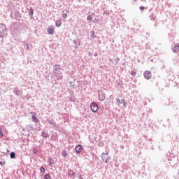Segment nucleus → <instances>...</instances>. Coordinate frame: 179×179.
Segmentation results:
<instances>
[{
	"mask_svg": "<svg viewBox=\"0 0 179 179\" xmlns=\"http://www.w3.org/2000/svg\"><path fill=\"white\" fill-rule=\"evenodd\" d=\"M91 38H96V34H94V31H91Z\"/></svg>",
	"mask_w": 179,
	"mask_h": 179,
	"instance_id": "obj_27",
	"label": "nucleus"
},
{
	"mask_svg": "<svg viewBox=\"0 0 179 179\" xmlns=\"http://www.w3.org/2000/svg\"><path fill=\"white\" fill-rule=\"evenodd\" d=\"M172 51H173V52H178L179 51V44H175L173 45L171 47Z\"/></svg>",
	"mask_w": 179,
	"mask_h": 179,
	"instance_id": "obj_12",
	"label": "nucleus"
},
{
	"mask_svg": "<svg viewBox=\"0 0 179 179\" xmlns=\"http://www.w3.org/2000/svg\"><path fill=\"white\" fill-rule=\"evenodd\" d=\"M150 20H155L156 19V15L155 14H153V13L151 14L150 15Z\"/></svg>",
	"mask_w": 179,
	"mask_h": 179,
	"instance_id": "obj_25",
	"label": "nucleus"
},
{
	"mask_svg": "<svg viewBox=\"0 0 179 179\" xmlns=\"http://www.w3.org/2000/svg\"><path fill=\"white\" fill-rule=\"evenodd\" d=\"M47 122L50 124L52 125V128H54L55 131H58L59 132L61 131V126L57 124L55 121L51 120V119H48Z\"/></svg>",
	"mask_w": 179,
	"mask_h": 179,
	"instance_id": "obj_3",
	"label": "nucleus"
},
{
	"mask_svg": "<svg viewBox=\"0 0 179 179\" xmlns=\"http://www.w3.org/2000/svg\"><path fill=\"white\" fill-rule=\"evenodd\" d=\"M34 127L31 124L27 125L25 127L22 128V131H27V132H30V131H33Z\"/></svg>",
	"mask_w": 179,
	"mask_h": 179,
	"instance_id": "obj_7",
	"label": "nucleus"
},
{
	"mask_svg": "<svg viewBox=\"0 0 179 179\" xmlns=\"http://www.w3.org/2000/svg\"><path fill=\"white\" fill-rule=\"evenodd\" d=\"M41 136H43V138H48L49 135H48V133L45 131H42Z\"/></svg>",
	"mask_w": 179,
	"mask_h": 179,
	"instance_id": "obj_21",
	"label": "nucleus"
},
{
	"mask_svg": "<svg viewBox=\"0 0 179 179\" xmlns=\"http://www.w3.org/2000/svg\"><path fill=\"white\" fill-rule=\"evenodd\" d=\"M143 75L144 78L147 80H149L150 78H152V73L149 71H145Z\"/></svg>",
	"mask_w": 179,
	"mask_h": 179,
	"instance_id": "obj_9",
	"label": "nucleus"
},
{
	"mask_svg": "<svg viewBox=\"0 0 179 179\" xmlns=\"http://www.w3.org/2000/svg\"><path fill=\"white\" fill-rule=\"evenodd\" d=\"M68 176L73 177V178H76V173H75V172L71 169L68 171Z\"/></svg>",
	"mask_w": 179,
	"mask_h": 179,
	"instance_id": "obj_13",
	"label": "nucleus"
},
{
	"mask_svg": "<svg viewBox=\"0 0 179 179\" xmlns=\"http://www.w3.org/2000/svg\"><path fill=\"white\" fill-rule=\"evenodd\" d=\"M15 96H22L23 94V90H19V87H15L13 90Z\"/></svg>",
	"mask_w": 179,
	"mask_h": 179,
	"instance_id": "obj_5",
	"label": "nucleus"
},
{
	"mask_svg": "<svg viewBox=\"0 0 179 179\" xmlns=\"http://www.w3.org/2000/svg\"><path fill=\"white\" fill-rule=\"evenodd\" d=\"M33 15H34V10L33 9V8H30L29 11V15L31 17H33Z\"/></svg>",
	"mask_w": 179,
	"mask_h": 179,
	"instance_id": "obj_17",
	"label": "nucleus"
},
{
	"mask_svg": "<svg viewBox=\"0 0 179 179\" xmlns=\"http://www.w3.org/2000/svg\"><path fill=\"white\" fill-rule=\"evenodd\" d=\"M53 73L57 80H62V71H61V67L59 65L55 64L53 66Z\"/></svg>",
	"mask_w": 179,
	"mask_h": 179,
	"instance_id": "obj_1",
	"label": "nucleus"
},
{
	"mask_svg": "<svg viewBox=\"0 0 179 179\" xmlns=\"http://www.w3.org/2000/svg\"><path fill=\"white\" fill-rule=\"evenodd\" d=\"M79 179H83V178L82 177V175L78 174V177Z\"/></svg>",
	"mask_w": 179,
	"mask_h": 179,
	"instance_id": "obj_36",
	"label": "nucleus"
},
{
	"mask_svg": "<svg viewBox=\"0 0 179 179\" xmlns=\"http://www.w3.org/2000/svg\"><path fill=\"white\" fill-rule=\"evenodd\" d=\"M82 150H83V146H82V145L79 144L76 146V153L79 155L80 153H82Z\"/></svg>",
	"mask_w": 179,
	"mask_h": 179,
	"instance_id": "obj_8",
	"label": "nucleus"
},
{
	"mask_svg": "<svg viewBox=\"0 0 179 179\" xmlns=\"http://www.w3.org/2000/svg\"><path fill=\"white\" fill-rule=\"evenodd\" d=\"M74 87H75V85H73V89Z\"/></svg>",
	"mask_w": 179,
	"mask_h": 179,
	"instance_id": "obj_41",
	"label": "nucleus"
},
{
	"mask_svg": "<svg viewBox=\"0 0 179 179\" xmlns=\"http://www.w3.org/2000/svg\"><path fill=\"white\" fill-rule=\"evenodd\" d=\"M40 171H41V173H45V169H44L43 166H41L40 169Z\"/></svg>",
	"mask_w": 179,
	"mask_h": 179,
	"instance_id": "obj_29",
	"label": "nucleus"
},
{
	"mask_svg": "<svg viewBox=\"0 0 179 179\" xmlns=\"http://www.w3.org/2000/svg\"><path fill=\"white\" fill-rule=\"evenodd\" d=\"M117 103H119L120 104L122 103V102H121V100L120 99H117Z\"/></svg>",
	"mask_w": 179,
	"mask_h": 179,
	"instance_id": "obj_35",
	"label": "nucleus"
},
{
	"mask_svg": "<svg viewBox=\"0 0 179 179\" xmlns=\"http://www.w3.org/2000/svg\"><path fill=\"white\" fill-rule=\"evenodd\" d=\"M130 74H131L132 76H135V75H136V71H135V69L131 70Z\"/></svg>",
	"mask_w": 179,
	"mask_h": 179,
	"instance_id": "obj_28",
	"label": "nucleus"
},
{
	"mask_svg": "<svg viewBox=\"0 0 179 179\" xmlns=\"http://www.w3.org/2000/svg\"><path fill=\"white\" fill-rule=\"evenodd\" d=\"M45 179H51V176H50V174H46V175H45Z\"/></svg>",
	"mask_w": 179,
	"mask_h": 179,
	"instance_id": "obj_32",
	"label": "nucleus"
},
{
	"mask_svg": "<svg viewBox=\"0 0 179 179\" xmlns=\"http://www.w3.org/2000/svg\"><path fill=\"white\" fill-rule=\"evenodd\" d=\"M3 164H5V162H0V166H3Z\"/></svg>",
	"mask_w": 179,
	"mask_h": 179,
	"instance_id": "obj_37",
	"label": "nucleus"
},
{
	"mask_svg": "<svg viewBox=\"0 0 179 179\" xmlns=\"http://www.w3.org/2000/svg\"><path fill=\"white\" fill-rule=\"evenodd\" d=\"M0 136H3V133H2V129L0 128Z\"/></svg>",
	"mask_w": 179,
	"mask_h": 179,
	"instance_id": "obj_34",
	"label": "nucleus"
},
{
	"mask_svg": "<svg viewBox=\"0 0 179 179\" xmlns=\"http://www.w3.org/2000/svg\"><path fill=\"white\" fill-rule=\"evenodd\" d=\"M139 9H140L141 10H145V7H144L143 6H141L139 7Z\"/></svg>",
	"mask_w": 179,
	"mask_h": 179,
	"instance_id": "obj_33",
	"label": "nucleus"
},
{
	"mask_svg": "<svg viewBox=\"0 0 179 179\" xmlns=\"http://www.w3.org/2000/svg\"><path fill=\"white\" fill-rule=\"evenodd\" d=\"M90 108L92 113H97V110H99V106L96 102H92L90 105Z\"/></svg>",
	"mask_w": 179,
	"mask_h": 179,
	"instance_id": "obj_6",
	"label": "nucleus"
},
{
	"mask_svg": "<svg viewBox=\"0 0 179 179\" xmlns=\"http://www.w3.org/2000/svg\"><path fill=\"white\" fill-rule=\"evenodd\" d=\"M24 48H26L27 50V51H29L30 50V47L29 46L28 43L25 44Z\"/></svg>",
	"mask_w": 179,
	"mask_h": 179,
	"instance_id": "obj_31",
	"label": "nucleus"
},
{
	"mask_svg": "<svg viewBox=\"0 0 179 179\" xmlns=\"http://www.w3.org/2000/svg\"><path fill=\"white\" fill-rule=\"evenodd\" d=\"M73 44H75V45H80V41H79V39H77V40H74L73 41Z\"/></svg>",
	"mask_w": 179,
	"mask_h": 179,
	"instance_id": "obj_22",
	"label": "nucleus"
},
{
	"mask_svg": "<svg viewBox=\"0 0 179 179\" xmlns=\"http://www.w3.org/2000/svg\"><path fill=\"white\" fill-rule=\"evenodd\" d=\"M32 152L34 155L37 154L38 150H37V148H33Z\"/></svg>",
	"mask_w": 179,
	"mask_h": 179,
	"instance_id": "obj_30",
	"label": "nucleus"
},
{
	"mask_svg": "<svg viewBox=\"0 0 179 179\" xmlns=\"http://www.w3.org/2000/svg\"><path fill=\"white\" fill-rule=\"evenodd\" d=\"M47 31L48 34H50V36H52L54 34V27H50L48 28Z\"/></svg>",
	"mask_w": 179,
	"mask_h": 179,
	"instance_id": "obj_14",
	"label": "nucleus"
},
{
	"mask_svg": "<svg viewBox=\"0 0 179 179\" xmlns=\"http://www.w3.org/2000/svg\"><path fill=\"white\" fill-rule=\"evenodd\" d=\"M48 162H49V166H52V164H54V159L50 157L48 158Z\"/></svg>",
	"mask_w": 179,
	"mask_h": 179,
	"instance_id": "obj_23",
	"label": "nucleus"
},
{
	"mask_svg": "<svg viewBox=\"0 0 179 179\" xmlns=\"http://www.w3.org/2000/svg\"><path fill=\"white\" fill-rule=\"evenodd\" d=\"M31 114H33L31 116V119L34 121V122H35V124H38V122H40V120H38L37 117H36V113L31 112Z\"/></svg>",
	"mask_w": 179,
	"mask_h": 179,
	"instance_id": "obj_10",
	"label": "nucleus"
},
{
	"mask_svg": "<svg viewBox=\"0 0 179 179\" xmlns=\"http://www.w3.org/2000/svg\"><path fill=\"white\" fill-rule=\"evenodd\" d=\"M176 179H179V169L176 171V173L174 176Z\"/></svg>",
	"mask_w": 179,
	"mask_h": 179,
	"instance_id": "obj_26",
	"label": "nucleus"
},
{
	"mask_svg": "<svg viewBox=\"0 0 179 179\" xmlns=\"http://www.w3.org/2000/svg\"><path fill=\"white\" fill-rule=\"evenodd\" d=\"M10 159H15V157H16V154L13 152H10Z\"/></svg>",
	"mask_w": 179,
	"mask_h": 179,
	"instance_id": "obj_24",
	"label": "nucleus"
},
{
	"mask_svg": "<svg viewBox=\"0 0 179 179\" xmlns=\"http://www.w3.org/2000/svg\"><path fill=\"white\" fill-rule=\"evenodd\" d=\"M101 159H102V162L103 163H108L110 162V155H108V152H103L101 154Z\"/></svg>",
	"mask_w": 179,
	"mask_h": 179,
	"instance_id": "obj_4",
	"label": "nucleus"
},
{
	"mask_svg": "<svg viewBox=\"0 0 179 179\" xmlns=\"http://www.w3.org/2000/svg\"><path fill=\"white\" fill-rule=\"evenodd\" d=\"M62 23L61 22V20H57L55 22V26L56 27H61Z\"/></svg>",
	"mask_w": 179,
	"mask_h": 179,
	"instance_id": "obj_20",
	"label": "nucleus"
},
{
	"mask_svg": "<svg viewBox=\"0 0 179 179\" xmlns=\"http://www.w3.org/2000/svg\"><path fill=\"white\" fill-rule=\"evenodd\" d=\"M69 101H71L72 103H75L76 99L75 95L73 94H71L69 96Z\"/></svg>",
	"mask_w": 179,
	"mask_h": 179,
	"instance_id": "obj_15",
	"label": "nucleus"
},
{
	"mask_svg": "<svg viewBox=\"0 0 179 179\" xmlns=\"http://www.w3.org/2000/svg\"><path fill=\"white\" fill-rule=\"evenodd\" d=\"M94 55V57H97V53H95Z\"/></svg>",
	"mask_w": 179,
	"mask_h": 179,
	"instance_id": "obj_38",
	"label": "nucleus"
},
{
	"mask_svg": "<svg viewBox=\"0 0 179 179\" xmlns=\"http://www.w3.org/2000/svg\"><path fill=\"white\" fill-rule=\"evenodd\" d=\"M8 36V29H6V25L3 23L0 24V37L3 38Z\"/></svg>",
	"mask_w": 179,
	"mask_h": 179,
	"instance_id": "obj_2",
	"label": "nucleus"
},
{
	"mask_svg": "<svg viewBox=\"0 0 179 179\" xmlns=\"http://www.w3.org/2000/svg\"><path fill=\"white\" fill-rule=\"evenodd\" d=\"M62 156L63 157H68V152H66V150H63L62 152Z\"/></svg>",
	"mask_w": 179,
	"mask_h": 179,
	"instance_id": "obj_18",
	"label": "nucleus"
},
{
	"mask_svg": "<svg viewBox=\"0 0 179 179\" xmlns=\"http://www.w3.org/2000/svg\"><path fill=\"white\" fill-rule=\"evenodd\" d=\"M98 97H99V100H100V101H104V100H106V94H104L99 95Z\"/></svg>",
	"mask_w": 179,
	"mask_h": 179,
	"instance_id": "obj_16",
	"label": "nucleus"
},
{
	"mask_svg": "<svg viewBox=\"0 0 179 179\" xmlns=\"http://www.w3.org/2000/svg\"><path fill=\"white\" fill-rule=\"evenodd\" d=\"M122 101H125V100L124 99H122Z\"/></svg>",
	"mask_w": 179,
	"mask_h": 179,
	"instance_id": "obj_40",
	"label": "nucleus"
},
{
	"mask_svg": "<svg viewBox=\"0 0 179 179\" xmlns=\"http://www.w3.org/2000/svg\"><path fill=\"white\" fill-rule=\"evenodd\" d=\"M123 105H124V107H125V102H124V103H123Z\"/></svg>",
	"mask_w": 179,
	"mask_h": 179,
	"instance_id": "obj_39",
	"label": "nucleus"
},
{
	"mask_svg": "<svg viewBox=\"0 0 179 179\" xmlns=\"http://www.w3.org/2000/svg\"><path fill=\"white\" fill-rule=\"evenodd\" d=\"M68 13H69V11L68 10H63L62 11V16L63 19H66L68 17Z\"/></svg>",
	"mask_w": 179,
	"mask_h": 179,
	"instance_id": "obj_11",
	"label": "nucleus"
},
{
	"mask_svg": "<svg viewBox=\"0 0 179 179\" xmlns=\"http://www.w3.org/2000/svg\"><path fill=\"white\" fill-rule=\"evenodd\" d=\"M87 20L89 23H92V20H93V16L90 15L87 17Z\"/></svg>",
	"mask_w": 179,
	"mask_h": 179,
	"instance_id": "obj_19",
	"label": "nucleus"
}]
</instances>
